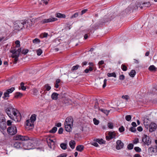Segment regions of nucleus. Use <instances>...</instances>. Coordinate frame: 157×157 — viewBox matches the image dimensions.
<instances>
[{
	"label": "nucleus",
	"instance_id": "obj_1",
	"mask_svg": "<svg viewBox=\"0 0 157 157\" xmlns=\"http://www.w3.org/2000/svg\"><path fill=\"white\" fill-rule=\"evenodd\" d=\"M6 111L9 117L13 120L18 121L21 118V115L19 111L12 106H9Z\"/></svg>",
	"mask_w": 157,
	"mask_h": 157
},
{
	"label": "nucleus",
	"instance_id": "obj_2",
	"mask_svg": "<svg viewBox=\"0 0 157 157\" xmlns=\"http://www.w3.org/2000/svg\"><path fill=\"white\" fill-rule=\"evenodd\" d=\"M23 20H17L16 24H15L14 29L17 30H19L21 29L24 26L27 27H30L32 25V20H26L25 21L22 22Z\"/></svg>",
	"mask_w": 157,
	"mask_h": 157
},
{
	"label": "nucleus",
	"instance_id": "obj_3",
	"mask_svg": "<svg viewBox=\"0 0 157 157\" xmlns=\"http://www.w3.org/2000/svg\"><path fill=\"white\" fill-rule=\"evenodd\" d=\"M13 139L15 140L25 141L29 140V138L28 136L20 135L15 136L13 137Z\"/></svg>",
	"mask_w": 157,
	"mask_h": 157
},
{
	"label": "nucleus",
	"instance_id": "obj_4",
	"mask_svg": "<svg viewBox=\"0 0 157 157\" xmlns=\"http://www.w3.org/2000/svg\"><path fill=\"white\" fill-rule=\"evenodd\" d=\"M8 133L10 135H13L17 133V129L15 126L13 125L9 127L7 129Z\"/></svg>",
	"mask_w": 157,
	"mask_h": 157
},
{
	"label": "nucleus",
	"instance_id": "obj_5",
	"mask_svg": "<svg viewBox=\"0 0 157 157\" xmlns=\"http://www.w3.org/2000/svg\"><path fill=\"white\" fill-rule=\"evenodd\" d=\"M13 147L16 149H20L22 148L25 149H28V148L24 147V145L22 143L20 142H15L13 144Z\"/></svg>",
	"mask_w": 157,
	"mask_h": 157
},
{
	"label": "nucleus",
	"instance_id": "obj_6",
	"mask_svg": "<svg viewBox=\"0 0 157 157\" xmlns=\"http://www.w3.org/2000/svg\"><path fill=\"white\" fill-rule=\"evenodd\" d=\"M144 125L146 128H148V127L149 128V131L150 132H152L155 131L157 128V125L156 124L154 123L151 122L150 125L148 126L144 124Z\"/></svg>",
	"mask_w": 157,
	"mask_h": 157
},
{
	"label": "nucleus",
	"instance_id": "obj_7",
	"mask_svg": "<svg viewBox=\"0 0 157 157\" xmlns=\"http://www.w3.org/2000/svg\"><path fill=\"white\" fill-rule=\"evenodd\" d=\"M21 51V48H18L17 50L14 49L10 51V52L12 54L11 56L12 57H19Z\"/></svg>",
	"mask_w": 157,
	"mask_h": 157
},
{
	"label": "nucleus",
	"instance_id": "obj_8",
	"mask_svg": "<svg viewBox=\"0 0 157 157\" xmlns=\"http://www.w3.org/2000/svg\"><path fill=\"white\" fill-rule=\"evenodd\" d=\"M34 126V123L30 121L29 119L27 120L25 123V128L28 130L33 129Z\"/></svg>",
	"mask_w": 157,
	"mask_h": 157
},
{
	"label": "nucleus",
	"instance_id": "obj_9",
	"mask_svg": "<svg viewBox=\"0 0 157 157\" xmlns=\"http://www.w3.org/2000/svg\"><path fill=\"white\" fill-rule=\"evenodd\" d=\"M14 90L15 88L13 87H12L10 89H7L4 93L3 98L4 99H5L6 98L9 97L10 96L9 94L12 93Z\"/></svg>",
	"mask_w": 157,
	"mask_h": 157
},
{
	"label": "nucleus",
	"instance_id": "obj_10",
	"mask_svg": "<svg viewBox=\"0 0 157 157\" xmlns=\"http://www.w3.org/2000/svg\"><path fill=\"white\" fill-rule=\"evenodd\" d=\"M142 141L144 144L147 145L151 143V141L150 140L149 137L145 135H144L143 137Z\"/></svg>",
	"mask_w": 157,
	"mask_h": 157
},
{
	"label": "nucleus",
	"instance_id": "obj_11",
	"mask_svg": "<svg viewBox=\"0 0 157 157\" xmlns=\"http://www.w3.org/2000/svg\"><path fill=\"white\" fill-rule=\"evenodd\" d=\"M73 118L70 117L67 118L65 120L64 124L73 125Z\"/></svg>",
	"mask_w": 157,
	"mask_h": 157
},
{
	"label": "nucleus",
	"instance_id": "obj_12",
	"mask_svg": "<svg viewBox=\"0 0 157 157\" xmlns=\"http://www.w3.org/2000/svg\"><path fill=\"white\" fill-rule=\"evenodd\" d=\"M116 148L117 150L121 149L124 146V144L121 140H118L116 142Z\"/></svg>",
	"mask_w": 157,
	"mask_h": 157
},
{
	"label": "nucleus",
	"instance_id": "obj_13",
	"mask_svg": "<svg viewBox=\"0 0 157 157\" xmlns=\"http://www.w3.org/2000/svg\"><path fill=\"white\" fill-rule=\"evenodd\" d=\"M6 127V123L2 120L0 121V130H5Z\"/></svg>",
	"mask_w": 157,
	"mask_h": 157
},
{
	"label": "nucleus",
	"instance_id": "obj_14",
	"mask_svg": "<svg viewBox=\"0 0 157 157\" xmlns=\"http://www.w3.org/2000/svg\"><path fill=\"white\" fill-rule=\"evenodd\" d=\"M148 151L149 153L152 154L156 152H157V146L150 147L148 149Z\"/></svg>",
	"mask_w": 157,
	"mask_h": 157
},
{
	"label": "nucleus",
	"instance_id": "obj_15",
	"mask_svg": "<svg viewBox=\"0 0 157 157\" xmlns=\"http://www.w3.org/2000/svg\"><path fill=\"white\" fill-rule=\"evenodd\" d=\"M116 133L115 132H109L108 133L109 137L111 139L114 138H115L116 137Z\"/></svg>",
	"mask_w": 157,
	"mask_h": 157
},
{
	"label": "nucleus",
	"instance_id": "obj_16",
	"mask_svg": "<svg viewBox=\"0 0 157 157\" xmlns=\"http://www.w3.org/2000/svg\"><path fill=\"white\" fill-rule=\"evenodd\" d=\"M73 125L64 124L65 128L66 131L70 132L72 131V127L71 126Z\"/></svg>",
	"mask_w": 157,
	"mask_h": 157
},
{
	"label": "nucleus",
	"instance_id": "obj_17",
	"mask_svg": "<svg viewBox=\"0 0 157 157\" xmlns=\"http://www.w3.org/2000/svg\"><path fill=\"white\" fill-rule=\"evenodd\" d=\"M56 16L59 18H65L66 17L65 14L60 13H56Z\"/></svg>",
	"mask_w": 157,
	"mask_h": 157
},
{
	"label": "nucleus",
	"instance_id": "obj_18",
	"mask_svg": "<svg viewBox=\"0 0 157 157\" xmlns=\"http://www.w3.org/2000/svg\"><path fill=\"white\" fill-rule=\"evenodd\" d=\"M69 145L70 147L72 149H73L75 148V141L74 140H71V141L69 143Z\"/></svg>",
	"mask_w": 157,
	"mask_h": 157
},
{
	"label": "nucleus",
	"instance_id": "obj_19",
	"mask_svg": "<svg viewBox=\"0 0 157 157\" xmlns=\"http://www.w3.org/2000/svg\"><path fill=\"white\" fill-rule=\"evenodd\" d=\"M84 148V147L83 145H79L76 147V149L78 151L81 152L83 150Z\"/></svg>",
	"mask_w": 157,
	"mask_h": 157
},
{
	"label": "nucleus",
	"instance_id": "obj_20",
	"mask_svg": "<svg viewBox=\"0 0 157 157\" xmlns=\"http://www.w3.org/2000/svg\"><path fill=\"white\" fill-rule=\"evenodd\" d=\"M63 102L66 105H68L71 104L72 101L70 99L65 98L63 100Z\"/></svg>",
	"mask_w": 157,
	"mask_h": 157
},
{
	"label": "nucleus",
	"instance_id": "obj_21",
	"mask_svg": "<svg viewBox=\"0 0 157 157\" xmlns=\"http://www.w3.org/2000/svg\"><path fill=\"white\" fill-rule=\"evenodd\" d=\"M99 110L101 111V112L104 113L106 115H108L110 112L109 110H107L105 109H100L99 108Z\"/></svg>",
	"mask_w": 157,
	"mask_h": 157
},
{
	"label": "nucleus",
	"instance_id": "obj_22",
	"mask_svg": "<svg viewBox=\"0 0 157 157\" xmlns=\"http://www.w3.org/2000/svg\"><path fill=\"white\" fill-rule=\"evenodd\" d=\"M58 94L56 93H53L51 95L52 98L54 100H56L58 98Z\"/></svg>",
	"mask_w": 157,
	"mask_h": 157
},
{
	"label": "nucleus",
	"instance_id": "obj_23",
	"mask_svg": "<svg viewBox=\"0 0 157 157\" xmlns=\"http://www.w3.org/2000/svg\"><path fill=\"white\" fill-rule=\"evenodd\" d=\"M36 114H33L31 116L30 119L29 120L34 123V122L36 120Z\"/></svg>",
	"mask_w": 157,
	"mask_h": 157
},
{
	"label": "nucleus",
	"instance_id": "obj_24",
	"mask_svg": "<svg viewBox=\"0 0 157 157\" xmlns=\"http://www.w3.org/2000/svg\"><path fill=\"white\" fill-rule=\"evenodd\" d=\"M44 89L45 91H48L51 89V87L48 84H47L44 86Z\"/></svg>",
	"mask_w": 157,
	"mask_h": 157
},
{
	"label": "nucleus",
	"instance_id": "obj_25",
	"mask_svg": "<svg viewBox=\"0 0 157 157\" xmlns=\"http://www.w3.org/2000/svg\"><path fill=\"white\" fill-rule=\"evenodd\" d=\"M136 74V72L135 70H132L131 71L129 75L131 77H134Z\"/></svg>",
	"mask_w": 157,
	"mask_h": 157
},
{
	"label": "nucleus",
	"instance_id": "obj_26",
	"mask_svg": "<svg viewBox=\"0 0 157 157\" xmlns=\"http://www.w3.org/2000/svg\"><path fill=\"white\" fill-rule=\"evenodd\" d=\"M93 68L91 67H89V68H86L84 71V72L86 74L92 71L93 70Z\"/></svg>",
	"mask_w": 157,
	"mask_h": 157
},
{
	"label": "nucleus",
	"instance_id": "obj_27",
	"mask_svg": "<svg viewBox=\"0 0 157 157\" xmlns=\"http://www.w3.org/2000/svg\"><path fill=\"white\" fill-rule=\"evenodd\" d=\"M148 69L150 71H155L156 70V68L153 65H151L149 67Z\"/></svg>",
	"mask_w": 157,
	"mask_h": 157
},
{
	"label": "nucleus",
	"instance_id": "obj_28",
	"mask_svg": "<svg viewBox=\"0 0 157 157\" xmlns=\"http://www.w3.org/2000/svg\"><path fill=\"white\" fill-rule=\"evenodd\" d=\"M67 144L65 143H61L60 144V146L62 149L63 150H65L67 148Z\"/></svg>",
	"mask_w": 157,
	"mask_h": 157
},
{
	"label": "nucleus",
	"instance_id": "obj_29",
	"mask_svg": "<svg viewBox=\"0 0 157 157\" xmlns=\"http://www.w3.org/2000/svg\"><path fill=\"white\" fill-rule=\"evenodd\" d=\"M80 67L78 65V64L76 65L75 66H73L72 67L71 70L72 71H76V70H77L78 69V68Z\"/></svg>",
	"mask_w": 157,
	"mask_h": 157
},
{
	"label": "nucleus",
	"instance_id": "obj_30",
	"mask_svg": "<svg viewBox=\"0 0 157 157\" xmlns=\"http://www.w3.org/2000/svg\"><path fill=\"white\" fill-rule=\"evenodd\" d=\"M22 96V94L20 92H16L15 95V97L16 98H18L19 97H21Z\"/></svg>",
	"mask_w": 157,
	"mask_h": 157
},
{
	"label": "nucleus",
	"instance_id": "obj_31",
	"mask_svg": "<svg viewBox=\"0 0 157 157\" xmlns=\"http://www.w3.org/2000/svg\"><path fill=\"white\" fill-rule=\"evenodd\" d=\"M94 141L100 144H101L103 143V140L102 139H96L94 140Z\"/></svg>",
	"mask_w": 157,
	"mask_h": 157
},
{
	"label": "nucleus",
	"instance_id": "obj_32",
	"mask_svg": "<svg viewBox=\"0 0 157 157\" xmlns=\"http://www.w3.org/2000/svg\"><path fill=\"white\" fill-rule=\"evenodd\" d=\"M107 76L109 77H114L116 78V75L115 73L113 72L112 73H108L107 74Z\"/></svg>",
	"mask_w": 157,
	"mask_h": 157
},
{
	"label": "nucleus",
	"instance_id": "obj_33",
	"mask_svg": "<svg viewBox=\"0 0 157 157\" xmlns=\"http://www.w3.org/2000/svg\"><path fill=\"white\" fill-rule=\"evenodd\" d=\"M48 35V33H41L40 35V38H43L44 37H47Z\"/></svg>",
	"mask_w": 157,
	"mask_h": 157
},
{
	"label": "nucleus",
	"instance_id": "obj_34",
	"mask_svg": "<svg viewBox=\"0 0 157 157\" xmlns=\"http://www.w3.org/2000/svg\"><path fill=\"white\" fill-rule=\"evenodd\" d=\"M108 127L110 129H113V124L112 122H109L107 124Z\"/></svg>",
	"mask_w": 157,
	"mask_h": 157
},
{
	"label": "nucleus",
	"instance_id": "obj_35",
	"mask_svg": "<svg viewBox=\"0 0 157 157\" xmlns=\"http://www.w3.org/2000/svg\"><path fill=\"white\" fill-rule=\"evenodd\" d=\"M154 17H155L154 15L151 13L148 15L147 18L148 20H152L154 18Z\"/></svg>",
	"mask_w": 157,
	"mask_h": 157
},
{
	"label": "nucleus",
	"instance_id": "obj_36",
	"mask_svg": "<svg viewBox=\"0 0 157 157\" xmlns=\"http://www.w3.org/2000/svg\"><path fill=\"white\" fill-rule=\"evenodd\" d=\"M36 52L37 55L38 56L40 55L42 53V51L40 48H39V49L36 50Z\"/></svg>",
	"mask_w": 157,
	"mask_h": 157
},
{
	"label": "nucleus",
	"instance_id": "obj_37",
	"mask_svg": "<svg viewBox=\"0 0 157 157\" xmlns=\"http://www.w3.org/2000/svg\"><path fill=\"white\" fill-rule=\"evenodd\" d=\"M57 128L56 127H54L49 132L51 133H55L57 130Z\"/></svg>",
	"mask_w": 157,
	"mask_h": 157
},
{
	"label": "nucleus",
	"instance_id": "obj_38",
	"mask_svg": "<svg viewBox=\"0 0 157 157\" xmlns=\"http://www.w3.org/2000/svg\"><path fill=\"white\" fill-rule=\"evenodd\" d=\"M21 89L23 90H25L26 89V87L24 86V83L23 82H21L20 84Z\"/></svg>",
	"mask_w": 157,
	"mask_h": 157
},
{
	"label": "nucleus",
	"instance_id": "obj_39",
	"mask_svg": "<svg viewBox=\"0 0 157 157\" xmlns=\"http://www.w3.org/2000/svg\"><path fill=\"white\" fill-rule=\"evenodd\" d=\"M134 149L137 152H140L141 151V149L138 147H134Z\"/></svg>",
	"mask_w": 157,
	"mask_h": 157
},
{
	"label": "nucleus",
	"instance_id": "obj_40",
	"mask_svg": "<svg viewBox=\"0 0 157 157\" xmlns=\"http://www.w3.org/2000/svg\"><path fill=\"white\" fill-rule=\"evenodd\" d=\"M55 20H42L40 23L41 24H44L48 22H49L51 21H55Z\"/></svg>",
	"mask_w": 157,
	"mask_h": 157
},
{
	"label": "nucleus",
	"instance_id": "obj_41",
	"mask_svg": "<svg viewBox=\"0 0 157 157\" xmlns=\"http://www.w3.org/2000/svg\"><path fill=\"white\" fill-rule=\"evenodd\" d=\"M33 42L34 44H37L40 42V40L38 38H36L33 40Z\"/></svg>",
	"mask_w": 157,
	"mask_h": 157
},
{
	"label": "nucleus",
	"instance_id": "obj_42",
	"mask_svg": "<svg viewBox=\"0 0 157 157\" xmlns=\"http://www.w3.org/2000/svg\"><path fill=\"white\" fill-rule=\"evenodd\" d=\"M132 118V117L130 115H128L125 116V119L127 121H130Z\"/></svg>",
	"mask_w": 157,
	"mask_h": 157
},
{
	"label": "nucleus",
	"instance_id": "obj_43",
	"mask_svg": "<svg viewBox=\"0 0 157 157\" xmlns=\"http://www.w3.org/2000/svg\"><path fill=\"white\" fill-rule=\"evenodd\" d=\"M78 14H79V12H77L75 13L71 17V18L72 19L77 17L78 15Z\"/></svg>",
	"mask_w": 157,
	"mask_h": 157
},
{
	"label": "nucleus",
	"instance_id": "obj_44",
	"mask_svg": "<svg viewBox=\"0 0 157 157\" xmlns=\"http://www.w3.org/2000/svg\"><path fill=\"white\" fill-rule=\"evenodd\" d=\"M133 148V145L132 144H129L127 146V148L129 150H131Z\"/></svg>",
	"mask_w": 157,
	"mask_h": 157
},
{
	"label": "nucleus",
	"instance_id": "obj_45",
	"mask_svg": "<svg viewBox=\"0 0 157 157\" xmlns=\"http://www.w3.org/2000/svg\"><path fill=\"white\" fill-rule=\"evenodd\" d=\"M93 121L94 124L96 125H98L99 123V121L96 119L95 118H94L93 119Z\"/></svg>",
	"mask_w": 157,
	"mask_h": 157
},
{
	"label": "nucleus",
	"instance_id": "obj_46",
	"mask_svg": "<svg viewBox=\"0 0 157 157\" xmlns=\"http://www.w3.org/2000/svg\"><path fill=\"white\" fill-rule=\"evenodd\" d=\"M121 68L122 70L124 71H126L127 70V67L124 64H122V65Z\"/></svg>",
	"mask_w": 157,
	"mask_h": 157
},
{
	"label": "nucleus",
	"instance_id": "obj_47",
	"mask_svg": "<svg viewBox=\"0 0 157 157\" xmlns=\"http://www.w3.org/2000/svg\"><path fill=\"white\" fill-rule=\"evenodd\" d=\"M88 11V10L87 9H85L82 10L81 12H79V14L81 15H82L83 14H84Z\"/></svg>",
	"mask_w": 157,
	"mask_h": 157
},
{
	"label": "nucleus",
	"instance_id": "obj_48",
	"mask_svg": "<svg viewBox=\"0 0 157 157\" xmlns=\"http://www.w3.org/2000/svg\"><path fill=\"white\" fill-rule=\"evenodd\" d=\"M29 52V50L27 49H23L21 51V53L24 55H26Z\"/></svg>",
	"mask_w": 157,
	"mask_h": 157
},
{
	"label": "nucleus",
	"instance_id": "obj_49",
	"mask_svg": "<svg viewBox=\"0 0 157 157\" xmlns=\"http://www.w3.org/2000/svg\"><path fill=\"white\" fill-rule=\"evenodd\" d=\"M129 130L132 132H135L136 131V129L135 127H132L130 128Z\"/></svg>",
	"mask_w": 157,
	"mask_h": 157
},
{
	"label": "nucleus",
	"instance_id": "obj_50",
	"mask_svg": "<svg viewBox=\"0 0 157 157\" xmlns=\"http://www.w3.org/2000/svg\"><path fill=\"white\" fill-rule=\"evenodd\" d=\"M15 44H16V47H19L20 46V42L18 40H16L15 42Z\"/></svg>",
	"mask_w": 157,
	"mask_h": 157
},
{
	"label": "nucleus",
	"instance_id": "obj_51",
	"mask_svg": "<svg viewBox=\"0 0 157 157\" xmlns=\"http://www.w3.org/2000/svg\"><path fill=\"white\" fill-rule=\"evenodd\" d=\"M33 94L34 95H36L38 93V90L36 88H34L33 90Z\"/></svg>",
	"mask_w": 157,
	"mask_h": 157
},
{
	"label": "nucleus",
	"instance_id": "obj_52",
	"mask_svg": "<svg viewBox=\"0 0 157 157\" xmlns=\"http://www.w3.org/2000/svg\"><path fill=\"white\" fill-rule=\"evenodd\" d=\"M122 98L123 99H125L127 101L129 99V97L127 95L122 96Z\"/></svg>",
	"mask_w": 157,
	"mask_h": 157
},
{
	"label": "nucleus",
	"instance_id": "obj_53",
	"mask_svg": "<svg viewBox=\"0 0 157 157\" xmlns=\"http://www.w3.org/2000/svg\"><path fill=\"white\" fill-rule=\"evenodd\" d=\"M67 154L66 153H63L57 156V157H66L67 156Z\"/></svg>",
	"mask_w": 157,
	"mask_h": 157
},
{
	"label": "nucleus",
	"instance_id": "obj_54",
	"mask_svg": "<svg viewBox=\"0 0 157 157\" xmlns=\"http://www.w3.org/2000/svg\"><path fill=\"white\" fill-rule=\"evenodd\" d=\"M119 130L120 132H121L124 131V128L123 126H122L119 128Z\"/></svg>",
	"mask_w": 157,
	"mask_h": 157
},
{
	"label": "nucleus",
	"instance_id": "obj_55",
	"mask_svg": "<svg viewBox=\"0 0 157 157\" xmlns=\"http://www.w3.org/2000/svg\"><path fill=\"white\" fill-rule=\"evenodd\" d=\"M47 143H48V146L51 148H52V146H53L55 145H53L52 144L51 142L50 141H47Z\"/></svg>",
	"mask_w": 157,
	"mask_h": 157
},
{
	"label": "nucleus",
	"instance_id": "obj_56",
	"mask_svg": "<svg viewBox=\"0 0 157 157\" xmlns=\"http://www.w3.org/2000/svg\"><path fill=\"white\" fill-rule=\"evenodd\" d=\"M107 80L106 79H105L104 80V81H103L104 83H103V84L102 86V87L103 88H104L106 86V83H107Z\"/></svg>",
	"mask_w": 157,
	"mask_h": 157
},
{
	"label": "nucleus",
	"instance_id": "obj_57",
	"mask_svg": "<svg viewBox=\"0 0 157 157\" xmlns=\"http://www.w3.org/2000/svg\"><path fill=\"white\" fill-rule=\"evenodd\" d=\"M49 0H41V3L47 5L48 2Z\"/></svg>",
	"mask_w": 157,
	"mask_h": 157
},
{
	"label": "nucleus",
	"instance_id": "obj_58",
	"mask_svg": "<svg viewBox=\"0 0 157 157\" xmlns=\"http://www.w3.org/2000/svg\"><path fill=\"white\" fill-rule=\"evenodd\" d=\"M88 64L90 65L89 67H91L94 69V64L92 62H89L88 63Z\"/></svg>",
	"mask_w": 157,
	"mask_h": 157
},
{
	"label": "nucleus",
	"instance_id": "obj_59",
	"mask_svg": "<svg viewBox=\"0 0 157 157\" xmlns=\"http://www.w3.org/2000/svg\"><path fill=\"white\" fill-rule=\"evenodd\" d=\"M150 3L149 2H146L143 4V6L148 7L150 6Z\"/></svg>",
	"mask_w": 157,
	"mask_h": 157
},
{
	"label": "nucleus",
	"instance_id": "obj_60",
	"mask_svg": "<svg viewBox=\"0 0 157 157\" xmlns=\"http://www.w3.org/2000/svg\"><path fill=\"white\" fill-rule=\"evenodd\" d=\"M13 58H14V61H13V63H17V61L18 60V57H13Z\"/></svg>",
	"mask_w": 157,
	"mask_h": 157
},
{
	"label": "nucleus",
	"instance_id": "obj_61",
	"mask_svg": "<svg viewBox=\"0 0 157 157\" xmlns=\"http://www.w3.org/2000/svg\"><path fill=\"white\" fill-rule=\"evenodd\" d=\"M63 131V129L62 128H59L58 132L59 134H61L62 133Z\"/></svg>",
	"mask_w": 157,
	"mask_h": 157
},
{
	"label": "nucleus",
	"instance_id": "obj_62",
	"mask_svg": "<svg viewBox=\"0 0 157 157\" xmlns=\"http://www.w3.org/2000/svg\"><path fill=\"white\" fill-rule=\"evenodd\" d=\"M125 77L123 75H120L119 76V79L121 80H124V79Z\"/></svg>",
	"mask_w": 157,
	"mask_h": 157
},
{
	"label": "nucleus",
	"instance_id": "obj_63",
	"mask_svg": "<svg viewBox=\"0 0 157 157\" xmlns=\"http://www.w3.org/2000/svg\"><path fill=\"white\" fill-rule=\"evenodd\" d=\"M94 108L95 109H98V110H99V108H100L98 106V102L95 103V105H94Z\"/></svg>",
	"mask_w": 157,
	"mask_h": 157
},
{
	"label": "nucleus",
	"instance_id": "obj_64",
	"mask_svg": "<svg viewBox=\"0 0 157 157\" xmlns=\"http://www.w3.org/2000/svg\"><path fill=\"white\" fill-rule=\"evenodd\" d=\"M12 122L10 120H8L7 122V125L8 126H10L11 125Z\"/></svg>",
	"mask_w": 157,
	"mask_h": 157
}]
</instances>
